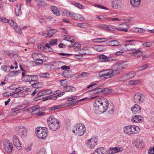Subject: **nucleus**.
Returning a JSON list of instances; mask_svg holds the SVG:
<instances>
[{
	"label": "nucleus",
	"instance_id": "nucleus-1",
	"mask_svg": "<svg viewBox=\"0 0 154 154\" xmlns=\"http://www.w3.org/2000/svg\"><path fill=\"white\" fill-rule=\"evenodd\" d=\"M128 64L125 61H118L114 66V69H107L100 72L98 74L99 77L102 79H107L119 74L120 70L125 69L128 66Z\"/></svg>",
	"mask_w": 154,
	"mask_h": 154
},
{
	"label": "nucleus",
	"instance_id": "nucleus-2",
	"mask_svg": "<svg viewBox=\"0 0 154 154\" xmlns=\"http://www.w3.org/2000/svg\"><path fill=\"white\" fill-rule=\"evenodd\" d=\"M109 102L105 98L101 97L96 99L94 103L93 109L97 114L105 112L108 108Z\"/></svg>",
	"mask_w": 154,
	"mask_h": 154
},
{
	"label": "nucleus",
	"instance_id": "nucleus-3",
	"mask_svg": "<svg viewBox=\"0 0 154 154\" xmlns=\"http://www.w3.org/2000/svg\"><path fill=\"white\" fill-rule=\"evenodd\" d=\"M47 123L49 128L52 131H57L60 128V124L59 121L52 115L47 119Z\"/></svg>",
	"mask_w": 154,
	"mask_h": 154
},
{
	"label": "nucleus",
	"instance_id": "nucleus-4",
	"mask_svg": "<svg viewBox=\"0 0 154 154\" xmlns=\"http://www.w3.org/2000/svg\"><path fill=\"white\" fill-rule=\"evenodd\" d=\"M140 131L139 127L135 125L127 126L123 128L124 133L128 135L138 134L140 133Z\"/></svg>",
	"mask_w": 154,
	"mask_h": 154
},
{
	"label": "nucleus",
	"instance_id": "nucleus-5",
	"mask_svg": "<svg viewBox=\"0 0 154 154\" xmlns=\"http://www.w3.org/2000/svg\"><path fill=\"white\" fill-rule=\"evenodd\" d=\"M35 132L36 137L41 139L46 138L48 135L47 129L45 127H37L35 129Z\"/></svg>",
	"mask_w": 154,
	"mask_h": 154
},
{
	"label": "nucleus",
	"instance_id": "nucleus-6",
	"mask_svg": "<svg viewBox=\"0 0 154 154\" xmlns=\"http://www.w3.org/2000/svg\"><path fill=\"white\" fill-rule=\"evenodd\" d=\"M57 42V39L51 40L49 42V43L46 44L45 45H40L38 46V48L46 52H52L53 51V49L50 47V45L56 44Z\"/></svg>",
	"mask_w": 154,
	"mask_h": 154
},
{
	"label": "nucleus",
	"instance_id": "nucleus-7",
	"mask_svg": "<svg viewBox=\"0 0 154 154\" xmlns=\"http://www.w3.org/2000/svg\"><path fill=\"white\" fill-rule=\"evenodd\" d=\"M86 131L85 128L82 124H77L73 130L72 132L79 136L83 135Z\"/></svg>",
	"mask_w": 154,
	"mask_h": 154
},
{
	"label": "nucleus",
	"instance_id": "nucleus-8",
	"mask_svg": "<svg viewBox=\"0 0 154 154\" xmlns=\"http://www.w3.org/2000/svg\"><path fill=\"white\" fill-rule=\"evenodd\" d=\"M97 140L95 137H92L88 140L86 143L87 147L90 149H94L96 145Z\"/></svg>",
	"mask_w": 154,
	"mask_h": 154
},
{
	"label": "nucleus",
	"instance_id": "nucleus-9",
	"mask_svg": "<svg viewBox=\"0 0 154 154\" xmlns=\"http://www.w3.org/2000/svg\"><path fill=\"white\" fill-rule=\"evenodd\" d=\"M134 46L132 44L124 43L121 45L119 48L122 51H127L133 50Z\"/></svg>",
	"mask_w": 154,
	"mask_h": 154
},
{
	"label": "nucleus",
	"instance_id": "nucleus-10",
	"mask_svg": "<svg viewBox=\"0 0 154 154\" xmlns=\"http://www.w3.org/2000/svg\"><path fill=\"white\" fill-rule=\"evenodd\" d=\"M17 133L21 137L25 136L27 133L26 128L22 126H19L16 128Z\"/></svg>",
	"mask_w": 154,
	"mask_h": 154
},
{
	"label": "nucleus",
	"instance_id": "nucleus-11",
	"mask_svg": "<svg viewBox=\"0 0 154 154\" xmlns=\"http://www.w3.org/2000/svg\"><path fill=\"white\" fill-rule=\"evenodd\" d=\"M9 24L10 26L13 28L16 32L19 34H21L22 32L21 29L17 23L11 19L9 20Z\"/></svg>",
	"mask_w": 154,
	"mask_h": 154
},
{
	"label": "nucleus",
	"instance_id": "nucleus-12",
	"mask_svg": "<svg viewBox=\"0 0 154 154\" xmlns=\"http://www.w3.org/2000/svg\"><path fill=\"white\" fill-rule=\"evenodd\" d=\"M144 99V96L140 93H136L134 96V101L135 103H143Z\"/></svg>",
	"mask_w": 154,
	"mask_h": 154
},
{
	"label": "nucleus",
	"instance_id": "nucleus-13",
	"mask_svg": "<svg viewBox=\"0 0 154 154\" xmlns=\"http://www.w3.org/2000/svg\"><path fill=\"white\" fill-rule=\"evenodd\" d=\"M4 148L8 153H10L13 149V146L12 144L9 142H5L3 144Z\"/></svg>",
	"mask_w": 154,
	"mask_h": 154
},
{
	"label": "nucleus",
	"instance_id": "nucleus-14",
	"mask_svg": "<svg viewBox=\"0 0 154 154\" xmlns=\"http://www.w3.org/2000/svg\"><path fill=\"white\" fill-rule=\"evenodd\" d=\"M122 5V2L121 0H112L111 2V5L115 9H117Z\"/></svg>",
	"mask_w": 154,
	"mask_h": 154
},
{
	"label": "nucleus",
	"instance_id": "nucleus-15",
	"mask_svg": "<svg viewBox=\"0 0 154 154\" xmlns=\"http://www.w3.org/2000/svg\"><path fill=\"white\" fill-rule=\"evenodd\" d=\"M13 142L14 145L17 147L18 150H20L21 149L20 143L19 139L17 136L14 135L13 137Z\"/></svg>",
	"mask_w": 154,
	"mask_h": 154
},
{
	"label": "nucleus",
	"instance_id": "nucleus-16",
	"mask_svg": "<svg viewBox=\"0 0 154 154\" xmlns=\"http://www.w3.org/2000/svg\"><path fill=\"white\" fill-rule=\"evenodd\" d=\"M106 89L103 88H97V87L93 91V94L94 95L93 97H92L91 99H94L95 98L98 97L100 96V93L102 92L105 91Z\"/></svg>",
	"mask_w": 154,
	"mask_h": 154
},
{
	"label": "nucleus",
	"instance_id": "nucleus-17",
	"mask_svg": "<svg viewBox=\"0 0 154 154\" xmlns=\"http://www.w3.org/2000/svg\"><path fill=\"white\" fill-rule=\"evenodd\" d=\"M99 61L102 62H108L113 60L111 57H107L103 54L97 56Z\"/></svg>",
	"mask_w": 154,
	"mask_h": 154
},
{
	"label": "nucleus",
	"instance_id": "nucleus-18",
	"mask_svg": "<svg viewBox=\"0 0 154 154\" xmlns=\"http://www.w3.org/2000/svg\"><path fill=\"white\" fill-rule=\"evenodd\" d=\"M36 76L35 75H27L23 77L22 78L23 81L25 82H33L36 80Z\"/></svg>",
	"mask_w": 154,
	"mask_h": 154
},
{
	"label": "nucleus",
	"instance_id": "nucleus-19",
	"mask_svg": "<svg viewBox=\"0 0 154 154\" xmlns=\"http://www.w3.org/2000/svg\"><path fill=\"white\" fill-rule=\"evenodd\" d=\"M118 28H116V29L120 31L127 32L128 31L127 29L129 27L128 24L123 23L118 25Z\"/></svg>",
	"mask_w": 154,
	"mask_h": 154
},
{
	"label": "nucleus",
	"instance_id": "nucleus-20",
	"mask_svg": "<svg viewBox=\"0 0 154 154\" xmlns=\"http://www.w3.org/2000/svg\"><path fill=\"white\" fill-rule=\"evenodd\" d=\"M143 118L141 116L136 115L132 116L131 121L134 123L140 122L143 121Z\"/></svg>",
	"mask_w": 154,
	"mask_h": 154
},
{
	"label": "nucleus",
	"instance_id": "nucleus-21",
	"mask_svg": "<svg viewBox=\"0 0 154 154\" xmlns=\"http://www.w3.org/2000/svg\"><path fill=\"white\" fill-rule=\"evenodd\" d=\"M140 107L137 104L134 105L131 108V111L134 114L139 113L141 111Z\"/></svg>",
	"mask_w": 154,
	"mask_h": 154
},
{
	"label": "nucleus",
	"instance_id": "nucleus-22",
	"mask_svg": "<svg viewBox=\"0 0 154 154\" xmlns=\"http://www.w3.org/2000/svg\"><path fill=\"white\" fill-rule=\"evenodd\" d=\"M122 150V149L121 148H118L117 147L110 148L108 150L107 152L108 154H113Z\"/></svg>",
	"mask_w": 154,
	"mask_h": 154
},
{
	"label": "nucleus",
	"instance_id": "nucleus-23",
	"mask_svg": "<svg viewBox=\"0 0 154 154\" xmlns=\"http://www.w3.org/2000/svg\"><path fill=\"white\" fill-rule=\"evenodd\" d=\"M92 154H106L105 148L100 147L97 148Z\"/></svg>",
	"mask_w": 154,
	"mask_h": 154
},
{
	"label": "nucleus",
	"instance_id": "nucleus-24",
	"mask_svg": "<svg viewBox=\"0 0 154 154\" xmlns=\"http://www.w3.org/2000/svg\"><path fill=\"white\" fill-rule=\"evenodd\" d=\"M134 144L137 148H142L144 146V143L142 140L136 139L133 141Z\"/></svg>",
	"mask_w": 154,
	"mask_h": 154
},
{
	"label": "nucleus",
	"instance_id": "nucleus-25",
	"mask_svg": "<svg viewBox=\"0 0 154 154\" xmlns=\"http://www.w3.org/2000/svg\"><path fill=\"white\" fill-rule=\"evenodd\" d=\"M63 64V63L61 61H57L54 62L51 66L52 69H55L60 68Z\"/></svg>",
	"mask_w": 154,
	"mask_h": 154
},
{
	"label": "nucleus",
	"instance_id": "nucleus-26",
	"mask_svg": "<svg viewBox=\"0 0 154 154\" xmlns=\"http://www.w3.org/2000/svg\"><path fill=\"white\" fill-rule=\"evenodd\" d=\"M132 31L136 33H143L146 31L143 28H141L137 27H134L131 29Z\"/></svg>",
	"mask_w": 154,
	"mask_h": 154
},
{
	"label": "nucleus",
	"instance_id": "nucleus-27",
	"mask_svg": "<svg viewBox=\"0 0 154 154\" xmlns=\"http://www.w3.org/2000/svg\"><path fill=\"white\" fill-rule=\"evenodd\" d=\"M141 0H130L131 6L134 7H138L141 2Z\"/></svg>",
	"mask_w": 154,
	"mask_h": 154
},
{
	"label": "nucleus",
	"instance_id": "nucleus-28",
	"mask_svg": "<svg viewBox=\"0 0 154 154\" xmlns=\"http://www.w3.org/2000/svg\"><path fill=\"white\" fill-rule=\"evenodd\" d=\"M100 27L106 30H115L116 29L113 26L111 25H107L102 24L100 25Z\"/></svg>",
	"mask_w": 154,
	"mask_h": 154
},
{
	"label": "nucleus",
	"instance_id": "nucleus-29",
	"mask_svg": "<svg viewBox=\"0 0 154 154\" xmlns=\"http://www.w3.org/2000/svg\"><path fill=\"white\" fill-rule=\"evenodd\" d=\"M23 109L22 108L21 106H19L17 108L12 109V115H16L17 114L20 113V110Z\"/></svg>",
	"mask_w": 154,
	"mask_h": 154
},
{
	"label": "nucleus",
	"instance_id": "nucleus-30",
	"mask_svg": "<svg viewBox=\"0 0 154 154\" xmlns=\"http://www.w3.org/2000/svg\"><path fill=\"white\" fill-rule=\"evenodd\" d=\"M22 5L20 4H18L16 5L15 8V12L16 15L18 16L21 14V7Z\"/></svg>",
	"mask_w": 154,
	"mask_h": 154
},
{
	"label": "nucleus",
	"instance_id": "nucleus-31",
	"mask_svg": "<svg viewBox=\"0 0 154 154\" xmlns=\"http://www.w3.org/2000/svg\"><path fill=\"white\" fill-rule=\"evenodd\" d=\"M106 43L107 45L110 46H118L120 45V42L116 40L109 41Z\"/></svg>",
	"mask_w": 154,
	"mask_h": 154
},
{
	"label": "nucleus",
	"instance_id": "nucleus-32",
	"mask_svg": "<svg viewBox=\"0 0 154 154\" xmlns=\"http://www.w3.org/2000/svg\"><path fill=\"white\" fill-rule=\"evenodd\" d=\"M39 107L38 106H33L32 107L33 111L32 112V113L33 114H37L38 115H41L42 113H38V112L40 111L39 109Z\"/></svg>",
	"mask_w": 154,
	"mask_h": 154
},
{
	"label": "nucleus",
	"instance_id": "nucleus-33",
	"mask_svg": "<svg viewBox=\"0 0 154 154\" xmlns=\"http://www.w3.org/2000/svg\"><path fill=\"white\" fill-rule=\"evenodd\" d=\"M51 10L54 14L57 16L60 15V13L58 9L54 6H51Z\"/></svg>",
	"mask_w": 154,
	"mask_h": 154
},
{
	"label": "nucleus",
	"instance_id": "nucleus-34",
	"mask_svg": "<svg viewBox=\"0 0 154 154\" xmlns=\"http://www.w3.org/2000/svg\"><path fill=\"white\" fill-rule=\"evenodd\" d=\"M131 54L137 57L141 56L143 54V53L141 51L137 49L134 50L131 52Z\"/></svg>",
	"mask_w": 154,
	"mask_h": 154
},
{
	"label": "nucleus",
	"instance_id": "nucleus-35",
	"mask_svg": "<svg viewBox=\"0 0 154 154\" xmlns=\"http://www.w3.org/2000/svg\"><path fill=\"white\" fill-rule=\"evenodd\" d=\"M141 83V81L139 79L131 80L128 82V84L131 85H137Z\"/></svg>",
	"mask_w": 154,
	"mask_h": 154
},
{
	"label": "nucleus",
	"instance_id": "nucleus-36",
	"mask_svg": "<svg viewBox=\"0 0 154 154\" xmlns=\"http://www.w3.org/2000/svg\"><path fill=\"white\" fill-rule=\"evenodd\" d=\"M73 19L77 20L83 21L85 20V18L82 15L76 13Z\"/></svg>",
	"mask_w": 154,
	"mask_h": 154
},
{
	"label": "nucleus",
	"instance_id": "nucleus-37",
	"mask_svg": "<svg viewBox=\"0 0 154 154\" xmlns=\"http://www.w3.org/2000/svg\"><path fill=\"white\" fill-rule=\"evenodd\" d=\"M25 87H19L18 88H15V92L17 93L20 94L23 93L24 94V96L25 95V91H22L25 89Z\"/></svg>",
	"mask_w": 154,
	"mask_h": 154
},
{
	"label": "nucleus",
	"instance_id": "nucleus-38",
	"mask_svg": "<svg viewBox=\"0 0 154 154\" xmlns=\"http://www.w3.org/2000/svg\"><path fill=\"white\" fill-rule=\"evenodd\" d=\"M128 79L134 77L136 75L135 72L130 71L126 73Z\"/></svg>",
	"mask_w": 154,
	"mask_h": 154
},
{
	"label": "nucleus",
	"instance_id": "nucleus-39",
	"mask_svg": "<svg viewBox=\"0 0 154 154\" xmlns=\"http://www.w3.org/2000/svg\"><path fill=\"white\" fill-rule=\"evenodd\" d=\"M32 58L35 60L38 58H42V54L40 53H35L32 54Z\"/></svg>",
	"mask_w": 154,
	"mask_h": 154
},
{
	"label": "nucleus",
	"instance_id": "nucleus-40",
	"mask_svg": "<svg viewBox=\"0 0 154 154\" xmlns=\"http://www.w3.org/2000/svg\"><path fill=\"white\" fill-rule=\"evenodd\" d=\"M94 48L97 51H101L105 49V47L103 45H97L94 46Z\"/></svg>",
	"mask_w": 154,
	"mask_h": 154
},
{
	"label": "nucleus",
	"instance_id": "nucleus-41",
	"mask_svg": "<svg viewBox=\"0 0 154 154\" xmlns=\"http://www.w3.org/2000/svg\"><path fill=\"white\" fill-rule=\"evenodd\" d=\"M66 92H74L76 91V89L74 87L71 86H67L64 89Z\"/></svg>",
	"mask_w": 154,
	"mask_h": 154
},
{
	"label": "nucleus",
	"instance_id": "nucleus-42",
	"mask_svg": "<svg viewBox=\"0 0 154 154\" xmlns=\"http://www.w3.org/2000/svg\"><path fill=\"white\" fill-rule=\"evenodd\" d=\"M118 79L120 81H123L128 80V79L125 73L119 76L118 78Z\"/></svg>",
	"mask_w": 154,
	"mask_h": 154
},
{
	"label": "nucleus",
	"instance_id": "nucleus-43",
	"mask_svg": "<svg viewBox=\"0 0 154 154\" xmlns=\"http://www.w3.org/2000/svg\"><path fill=\"white\" fill-rule=\"evenodd\" d=\"M89 24L85 23H79L77 24V26L78 27L82 28H85L89 26Z\"/></svg>",
	"mask_w": 154,
	"mask_h": 154
},
{
	"label": "nucleus",
	"instance_id": "nucleus-44",
	"mask_svg": "<svg viewBox=\"0 0 154 154\" xmlns=\"http://www.w3.org/2000/svg\"><path fill=\"white\" fill-rule=\"evenodd\" d=\"M43 91L44 95L49 94L54 95L55 94V93H53L52 91L50 89H45Z\"/></svg>",
	"mask_w": 154,
	"mask_h": 154
},
{
	"label": "nucleus",
	"instance_id": "nucleus-45",
	"mask_svg": "<svg viewBox=\"0 0 154 154\" xmlns=\"http://www.w3.org/2000/svg\"><path fill=\"white\" fill-rule=\"evenodd\" d=\"M72 4L75 5V6L79 8L82 9H85V6L80 3H76L75 2H73L72 3Z\"/></svg>",
	"mask_w": 154,
	"mask_h": 154
},
{
	"label": "nucleus",
	"instance_id": "nucleus-46",
	"mask_svg": "<svg viewBox=\"0 0 154 154\" xmlns=\"http://www.w3.org/2000/svg\"><path fill=\"white\" fill-rule=\"evenodd\" d=\"M94 6L95 7L98 8H99L103 9L106 10H109L108 8L104 7L103 6L99 4H94Z\"/></svg>",
	"mask_w": 154,
	"mask_h": 154
},
{
	"label": "nucleus",
	"instance_id": "nucleus-47",
	"mask_svg": "<svg viewBox=\"0 0 154 154\" xmlns=\"http://www.w3.org/2000/svg\"><path fill=\"white\" fill-rule=\"evenodd\" d=\"M14 97H21L24 96V94L23 93H18L15 92V93H14L13 94H11V95Z\"/></svg>",
	"mask_w": 154,
	"mask_h": 154
},
{
	"label": "nucleus",
	"instance_id": "nucleus-48",
	"mask_svg": "<svg viewBox=\"0 0 154 154\" xmlns=\"http://www.w3.org/2000/svg\"><path fill=\"white\" fill-rule=\"evenodd\" d=\"M32 84V87L34 88H37L38 87H40L41 85H42V83L41 82H38L34 83Z\"/></svg>",
	"mask_w": 154,
	"mask_h": 154
},
{
	"label": "nucleus",
	"instance_id": "nucleus-49",
	"mask_svg": "<svg viewBox=\"0 0 154 154\" xmlns=\"http://www.w3.org/2000/svg\"><path fill=\"white\" fill-rule=\"evenodd\" d=\"M1 69L3 71L5 72H8L10 71L9 67L6 65L2 66Z\"/></svg>",
	"mask_w": 154,
	"mask_h": 154
},
{
	"label": "nucleus",
	"instance_id": "nucleus-50",
	"mask_svg": "<svg viewBox=\"0 0 154 154\" xmlns=\"http://www.w3.org/2000/svg\"><path fill=\"white\" fill-rule=\"evenodd\" d=\"M40 75L42 77L48 78L50 76V74L48 72L41 73L40 74Z\"/></svg>",
	"mask_w": 154,
	"mask_h": 154
},
{
	"label": "nucleus",
	"instance_id": "nucleus-51",
	"mask_svg": "<svg viewBox=\"0 0 154 154\" xmlns=\"http://www.w3.org/2000/svg\"><path fill=\"white\" fill-rule=\"evenodd\" d=\"M57 32V30L54 29H52L50 30L49 32V37H51L52 36V35L54 34Z\"/></svg>",
	"mask_w": 154,
	"mask_h": 154
},
{
	"label": "nucleus",
	"instance_id": "nucleus-52",
	"mask_svg": "<svg viewBox=\"0 0 154 154\" xmlns=\"http://www.w3.org/2000/svg\"><path fill=\"white\" fill-rule=\"evenodd\" d=\"M44 95V94L43 92V90L38 94L37 95L38 96V97L35 98V100H37L40 99V98L39 97Z\"/></svg>",
	"mask_w": 154,
	"mask_h": 154
},
{
	"label": "nucleus",
	"instance_id": "nucleus-53",
	"mask_svg": "<svg viewBox=\"0 0 154 154\" xmlns=\"http://www.w3.org/2000/svg\"><path fill=\"white\" fill-rule=\"evenodd\" d=\"M61 85L64 87H66L68 85L67 81L66 80H63L60 81Z\"/></svg>",
	"mask_w": 154,
	"mask_h": 154
},
{
	"label": "nucleus",
	"instance_id": "nucleus-54",
	"mask_svg": "<svg viewBox=\"0 0 154 154\" xmlns=\"http://www.w3.org/2000/svg\"><path fill=\"white\" fill-rule=\"evenodd\" d=\"M63 107L62 105H60L58 106L55 105L51 108V111L54 110L59 108H61Z\"/></svg>",
	"mask_w": 154,
	"mask_h": 154
},
{
	"label": "nucleus",
	"instance_id": "nucleus-55",
	"mask_svg": "<svg viewBox=\"0 0 154 154\" xmlns=\"http://www.w3.org/2000/svg\"><path fill=\"white\" fill-rule=\"evenodd\" d=\"M62 13L63 15L69 17L70 12L68 11L63 9L62 10Z\"/></svg>",
	"mask_w": 154,
	"mask_h": 154
},
{
	"label": "nucleus",
	"instance_id": "nucleus-56",
	"mask_svg": "<svg viewBox=\"0 0 154 154\" xmlns=\"http://www.w3.org/2000/svg\"><path fill=\"white\" fill-rule=\"evenodd\" d=\"M108 40V39L107 38H98V43L103 42H106Z\"/></svg>",
	"mask_w": 154,
	"mask_h": 154
},
{
	"label": "nucleus",
	"instance_id": "nucleus-57",
	"mask_svg": "<svg viewBox=\"0 0 154 154\" xmlns=\"http://www.w3.org/2000/svg\"><path fill=\"white\" fill-rule=\"evenodd\" d=\"M0 20L5 23H7L9 22V20L5 17H1L0 19Z\"/></svg>",
	"mask_w": 154,
	"mask_h": 154
},
{
	"label": "nucleus",
	"instance_id": "nucleus-58",
	"mask_svg": "<svg viewBox=\"0 0 154 154\" xmlns=\"http://www.w3.org/2000/svg\"><path fill=\"white\" fill-rule=\"evenodd\" d=\"M152 45L151 42H147L144 43L143 45L144 47H149Z\"/></svg>",
	"mask_w": 154,
	"mask_h": 154
},
{
	"label": "nucleus",
	"instance_id": "nucleus-59",
	"mask_svg": "<svg viewBox=\"0 0 154 154\" xmlns=\"http://www.w3.org/2000/svg\"><path fill=\"white\" fill-rule=\"evenodd\" d=\"M76 38L75 37L70 36L69 40V41L71 43H72L76 41Z\"/></svg>",
	"mask_w": 154,
	"mask_h": 154
},
{
	"label": "nucleus",
	"instance_id": "nucleus-60",
	"mask_svg": "<svg viewBox=\"0 0 154 154\" xmlns=\"http://www.w3.org/2000/svg\"><path fill=\"white\" fill-rule=\"evenodd\" d=\"M78 98V97L77 96H73L72 97H69L67 99V100L68 101H71L74 100H75Z\"/></svg>",
	"mask_w": 154,
	"mask_h": 154
},
{
	"label": "nucleus",
	"instance_id": "nucleus-61",
	"mask_svg": "<svg viewBox=\"0 0 154 154\" xmlns=\"http://www.w3.org/2000/svg\"><path fill=\"white\" fill-rule=\"evenodd\" d=\"M114 108L112 106H110L108 110L109 113L110 114H113L114 112Z\"/></svg>",
	"mask_w": 154,
	"mask_h": 154
},
{
	"label": "nucleus",
	"instance_id": "nucleus-62",
	"mask_svg": "<svg viewBox=\"0 0 154 154\" xmlns=\"http://www.w3.org/2000/svg\"><path fill=\"white\" fill-rule=\"evenodd\" d=\"M148 154H154V146L151 147L149 149Z\"/></svg>",
	"mask_w": 154,
	"mask_h": 154
},
{
	"label": "nucleus",
	"instance_id": "nucleus-63",
	"mask_svg": "<svg viewBox=\"0 0 154 154\" xmlns=\"http://www.w3.org/2000/svg\"><path fill=\"white\" fill-rule=\"evenodd\" d=\"M35 61V63L38 64H41L43 62V60L42 59H40V58H38Z\"/></svg>",
	"mask_w": 154,
	"mask_h": 154
},
{
	"label": "nucleus",
	"instance_id": "nucleus-64",
	"mask_svg": "<svg viewBox=\"0 0 154 154\" xmlns=\"http://www.w3.org/2000/svg\"><path fill=\"white\" fill-rule=\"evenodd\" d=\"M148 65L147 64H144V65H143L141 67V69H139L137 70V71L139 72V71H140L141 70H142L144 69L147 68L148 67Z\"/></svg>",
	"mask_w": 154,
	"mask_h": 154
}]
</instances>
